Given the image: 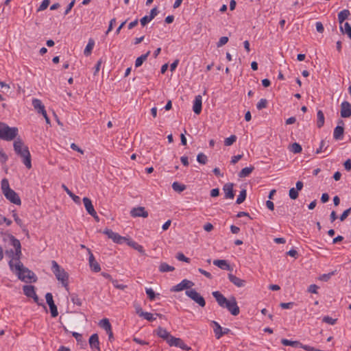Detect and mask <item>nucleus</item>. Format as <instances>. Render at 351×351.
Listing matches in <instances>:
<instances>
[{
	"label": "nucleus",
	"instance_id": "obj_18",
	"mask_svg": "<svg viewBox=\"0 0 351 351\" xmlns=\"http://www.w3.org/2000/svg\"><path fill=\"white\" fill-rule=\"evenodd\" d=\"M82 200L87 213L91 216H94L95 215V210L91 200L86 197H84Z\"/></svg>",
	"mask_w": 351,
	"mask_h": 351
},
{
	"label": "nucleus",
	"instance_id": "obj_23",
	"mask_svg": "<svg viewBox=\"0 0 351 351\" xmlns=\"http://www.w3.org/2000/svg\"><path fill=\"white\" fill-rule=\"evenodd\" d=\"M213 264L220 269L227 271H231L232 268L227 261L226 260H215Z\"/></svg>",
	"mask_w": 351,
	"mask_h": 351
},
{
	"label": "nucleus",
	"instance_id": "obj_28",
	"mask_svg": "<svg viewBox=\"0 0 351 351\" xmlns=\"http://www.w3.org/2000/svg\"><path fill=\"white\" fill-rule=\"evenodd\" d=\"M32 106L34 108L38 111V113L45 112V106L42 104L41 101L38 99H33L32 100Z\"/></svg>",
	"mask_w": 351,
	"mask_h": 351
},
{
	"label": "nucleus",
	"instance_id": "obj_4",
	"mask_svg": "<svg viewBox=\"0 0 351 351\" xmlns=\"http://www.w3.org/2000/svg\"><path fill=\"white\" fill-rule=\"evenodd\" d=\"M18 134L17 128H10L4 123L0 122V138L5 141H12Z\"/></svg>",
	"mask_w": 351,
	"mask_h": 351
},
{
	"label": "nucleus",
	"instance_id": "obj_30",
	"mask_svg": "<svg viewBox=\"0 0 351 351\" xmlns=\"http://www.w3.org/2000/svg\"><path fill=\"white\" fill-rule=\"evenodd\" d=\"M350 14V11L348 10H343L338 14V21L340 25H341L343 21L348 19L349 15Z\"/></svg>",
	"mask_w": 351,
	"mask_h": 351
},
{
	"label": "nucleus",
	"instance_id": "obj_60",
	"mask_svg": "<svg viewBox=\"0 0 351 351\" xmlns=\"http://www.w3.org/2000/svg\"><path fill=\"white\" fill-rule=\"evenodd\" d=\"M143 317L149 322H153L154 320L156 319L153 314L148 312H145L144 315H143Z\"/></svg>",
	"mask_w": 351,
	"mask_h": 351
},
{
	"label": "nucleus",
	"instance_id": "obj_45",
	"mask_svg": "<svg viewBox=\"0 0 351 351\" xmlns=\"http://www.w3.org/2000/svg\"><path fill=\"white\" fill-rule=\"evenodd\" d=\"M10 189H12L10 187L8 180L7 178H3L1 180V191L3 194H4L8 191H10Z\"/></svg>",
	"mask_w": 351,
	"mask_h": 351
},
{
	"label": "nucleus",
	"instance_id": "obj_24",
	"mask_svg": "<svg viewBox=\"0 0 351 351\" xmlns=\"http://www.w3.org/2000/svg\"><path fill=\"white\" fill-rule=\"evenodd\" d=\"M5 254L8 256L10 260L8 263L10 269L14 271V268L15 267V263H14V248L5 250Z\"/></svg>",
	"mask_w": 351,
	"mask_h": 351
},
{
	"label": "nucleus",
	"instance_id": "obj_19",
	"mask_svg": "<svg viewBox=\"0 0 351 351\" xmlns=\"http://www.w3.org/2000/svg\"><path fill=\"white\" fill-rule=\"evenodd\" d=\"M88 254H89V265L91 269L95 272H98L101 270V267L99 265V263L95 261V257L93 254L91 253L90 250L89 249H87Z\"/></svg>",
	"mask_w": 351,
	"mask_h": 351
},
{
	"label": "nucleus",
	"instance_id": "obj_5",
	"mask_svg": "<svg viewBox=\"0 0 351 351\" xmlns=\"http://www.w3.org/2000/svg\"><path fill=\"white\" fill-rule=\"evenodd\" d=\"M185 294L189 297L191 300H193L195 302L198 304V305L201 307H204L206 305V302L204 298L197 293L195 289L186 290L185 291Z\"/></svg>",
	"mask_w": 351,
	"mask_h": 351
},
{
	"label": "nucleus",
	"instance_id": "obj_63",
	"mask_svg": "<svg viewBox=\"0 0 351 351\" xmlns=\"http://www.w3.org/2000/svg\"><path fill=\"white\" fill-rule=\"evenodd\" d=\"M177 339V337H173L172 335H170L169 337L167 338V339H165V341L170 346H175L174 343H176V339Z\"/></svg>",
	"mask_w": 351,
	"mask_h": 351
},
{
	"label": "nucleus",
	"instance_id": "obj_42",
	"mask_svg": "<svg viewBox=\"0 0 351 351\" xmlns=\"http://www.w3.org/2000/svg\"><path fill=\"white\" fill-rule=\"evenodd\" d=\"M186 186L184 184H180L179 182H174L173 184H172V189L175 191H177V192H182L183 191H184L186 189Z\"/></svg>",
	"mask_w": 351,
	"mask_h": 351
},
{
	"label": "nucleus",
	"instance_id": "obj_1",
	"mask_svg": "<svg viewBox=\"0 0 351 351\" xmlns=\"http://www.w3.org/2000/svg\"><path fill=\"white\" fill-rule=\"evenodd\" d=\"M14 150L16 154L23 159V162L25 167L29 169L32 168L31 154L29 149L24 145V143L21 138H17L14 141Z\"/></svg>",
	"mask_w": 351,
	"mask_h": 351
},
{
	"label": "nucleus",
	"instance_id": "obj_47",
	"mask_svg": "<svg viewBox=\"0 0 351 351\" xmlns=\"http://www.w3.org/2000/svg\"><path fill=\"white\" fill-rule=\"evenodd\" d=\"M197 160L199 164L205 165L208 162V157L204 153H199L197 156Z\"/></svg>",
	"mask_w": 351,
	"mask_h": 351
},
{
	"label": "nucleus",
	"instance_id": "obj_35",
	"mask_svg": "<svg viewBox=\"0 0 351 351\" xmlns=\"http://www.w3.org/2000/svg\"><path fill=\"white\" fill-rule=\"evenodd\" d=\"M158 269L160 272L164 273L168 271H173L175 270V268L174 267L171 266L166 263H161Z\"/></svg>",
	"mask_w": 351,
	"mask_h": 351
},
{
	"label": "nucleus",
	"instance_id": "obj_41",
	"mask_svg": "<svg viewBox=\"0 0 351 351\" xmlns=\"http://www.w3.org/2000/svg\"><path fill=\"white\" fill-rule=\"evenodd\" d=\"M246 196H247V191H246V189H242L241 191H240V193L236 200V203L237 204H241V203H243L245 200V198H246Z\"/></svg>",
	"mask_w": 351,
	"mask_h": 351
},
{
	"label": "nucleus",
	"instance_id": "obj_56",
	"mask_svg": "<svg viewBox=\"0 0 351 351\" xmlns=\"http://www.w3.org/2000/svg\"><path fill=\"white\" fill-rule=\"evenodd\" d=\"M8 156L4 152L3 149L0 147V162L4 164L8 160Z\"/></svg>",
	"mask_w": 351,
	"mask_h": 351
},
{
	"label": "nucleus",
	"instance_id": "obj_53",
	"mask_svg": "<svg viewBox=\"0 0 351 351\" xmlns=\"http://www.w3.org/2000/svg\"><path fill=\"white\" fill-rule=\"evenodd\" d=\"M50 3V0H43L40 6L38 7L37 12L43 11L47 8Z\"/></svg>",
	"mask_w": 351,
	"mask_h": 351
},
{
	"label": "nucleus",
	"instance_id": "obj_22",
	"mask_svg": "<svg viewBox=\"0 0 351 351\" xmlns=\"http://www.w3.org/2000/svg\"><path fill=\"white\" fill-rule=\"evenodd\" d=\"M281 343L283 346H289L293 348H301L304 349L305 345L300 343L299 341H291L287 339H282Z\"/></svg>",
	"mask_w": 351,
	"mask_h": 351
},
{
	"label": "nucleus",
	"instance_id": "obj_25",
	"mask_svg": "<svg viewBox=\"0 0 351 351\" xmlns=\"http://www.w3.org/2000/svg\"><path fill=\"white\" fill-rule=\"evenodd\" d=\"M154 332L160 338L164 340L167 339L169 337L170 333L165 329L159 326Z\"/></svg>",
	"mask_w": 351,
	"mask_h": 351
},
{
	"label": "nucleus",
	"instance_id": "obj_34",
	"mask_svg": "<svg viewBox=\"0 0 351 351\" xmlns=\"http://www.w3.org/2000/svg\"><path fill=\"white\" fill-rule=\"evenodd\" d=\"M254 169L253 166L245 167L242 169V170L239 173V176L240 178H245L248 176Z\"/></svg>",
	"mask_w": 351,
	"mask_h": 351
},
{
	"label": "nucleus",
	"instance_id": "obj_29",
	"mask_svg": "<svg viewBox=\"0 0 351 351\" xmlns=\"http://www.w3.org/2000/svg\"><path fill=\"white\" fill-rule=\"evenodd\" d=\"M62 187L76 204H80L81 199L79 196L75 195L74 193H73L65 184H62Z\"/></svg>",
	"mask_w": 351,
	"mask_h": 351
},
{
	"label": "nucleus",
	"instance_id": "obj_15",
	"mask_svg": "<svg viewBox=\"0 0 351 351\" xmlns=\"http://www.w3.org/2000/svg\"><path fill=\"white\" fill-rule=\"evenodd\" d=\"M202 97L200 95L195 96L193 101V110L196 114H199L202 112Z\"/></svg>",
	"mask_w": 351,
	"mask_h": 351
},
{
	"label": "nucleus",
	"instance_id": "obj_64",
	"mask_svg": "<svg viewBox=\"0 0 351 351\" xmlns=\"http://www.w3.org/2000/svg\"><path fill=\"white\" fill-rule=\"evenodd\" d=\"M152 19L149 18V16H143L141 20V24L143 26H145L147 23H148L149 21H151Z\"/></svg>",
	"mask_w": 351,
	"mask_h": 351
},
{
	"label": "nucleus",
	"instance_id": "obj_21",
	"mask_svg": "<svg viewBox=\"0 0 351 351\" xmlns=\"http://www.w3.org/2000/svg\"><path fill=\"white\" fill-rule=\"evenodd\" d=\"M90 347L93 349L96 348L100 351L99 337L97 333L93 334L89 338Z\"/></svg>",
	"mask_w": 351,
	"mask_h": 351
},
{
	"label": "nucleus",
	"instance_id": "obj_20",
	"mask_svg": "<svg viewBox=\"0 0 351 351\" xmlns=\"http://www.w3.org/2000/svg\"><path fill=\"white\" fill-rule=\"evenodd\" d=\"M228 277L229 280L237 287H243L245 285V281L244 280L237 277L232 274H228Z\"/></svg>",
	"mask_w": 351,
	"mask_h": 351
},
{
	"label": "nucleus",
	"instance_id": "obj_11",
	"mask_svg": "<svg viewBox=\"0 0 351 351\" xmlns=\"http://www.w3.org/2000/svg\"><path fill=\"white\" fill-rule=\"evenodd\" d=\"M130 215L132 217H148V212L145 210V207L138 206L133 208L130 211Z\"/></svg>",
	"mask_w": 351,
	"mask_h": 351
},
{
	"label": "nucleus",
	"instance_id": "obj_38",
	"mask_svg": "<svg viewBox=\"0 0 351 351\" xmlns=\"http://www.w3.org/2000/svg\"><path fill=\"white\" fill-rule=\"evenodd\" d=\"M317 128H321L324 125L325 120L324 113L322 110H319L317 111Z\"/></svg>",
	"mask_w": 351,
	"mask_h": 351
},
{
	"label": "nucleus",
	"instance_id": "obj_37",
	"mask_svg": "<svg viewBox=\"0 0 351 351\" xmlns=\"http://www.w3.org/2000/svg\"><path fill=\"white\" fill-rule=\"evenodd\" d=\"M212 323L214 324L215 326V328H214V332H215V337L217 339H220L221 337H222V333H221V331H222V328L221 326L219 324V323H217V322L215 321H213Z\"/></svg>",
	"mask_w": 351,
	"mask_h": 351
},
{
	"label": "nucleus",
	"instance_id": "obj_44",
	"mask_svg": "<svg viewBox=\"0 0 351 351\" xmlns=\"http://www.w3.org/2000/svg\"><path fill=\"white\" fill-rule=\"evenodd\" d=\"M71 300L74 304H76L78 306H81L82 304L81 298L76 293L71 294Z\"/></svg>",
	"mask_w": 351,
	"mask_h": 351
},
{
	"label": "nucleus",
	"instance_id": "obj_3",
	"mask_svg": "<svg viewBox=\"0 0 351 351\" xmlns=\"http://www.w3.org/2000/svg\"><path fill=\"white\" fill-rule=\"evenodd\" d=\"M51 271L58 281L61 282L62 286L69 290V274L56 261H51Z\"/></svg>",
	"mask_w": 351,
	"mask_h": 351
},
{
	"label": "nucleus",
	"instance_id": "obj_8",
	"mask_svg": "<svg viewBox=\"0 0 351 351\" xmlns=\"http://www.w3.org/2000/svg\"><path fill=\"white\" fill-rule=\"evenodd\" d=\"M46 302L49 306L51 317H56L58 315V308L53 300V295L51 293H47L45 295Z\"/></svg>",
	"mask_w": 351,
	"mask_h": 351
},
{
	"label": "nucleus",
	"instance_id": "obj_33",
	"mask_svg": "<svg viewBox=\"0 0 351 351\" xmlns=\"http://www.w3.org/2000/svg\"><path fill=\"white\" fill-rule=\"evenodd\" d=\"M99 326L103 328L104 330H105L106 332L110 330V329H112V326L110 323V321L107 318H104L103 319H101L100 322H99Z\"/></svg>",
	"mask_w": 351,
	"mask_h": 351
},
{
	"label": "nucleus",
	"instance_id": "obj_51",
	"mask_svg": "<svg viewBox=\"0 0 351 351\" xmlns=\"http://www.w3.org/2000/svg\"><path fill=\"white\" fill-rule=\"evenodd\" d=\"M145 292L150 300L153 301L155 300L156 294L152 288H146Z\"/></svg>",
	"mask_w": 351,
	"mask_h": 351
},
{
	"label": "nucleus",
	"instance_id": "obj_40",
	"mask_svg": "<svg viewBox=\"0 0 351 351\" xmlns=\"http://www.w3.org/2000/svg\"><path fill=\"white\" fill-rule=\"evenodd\" d=\"M127 244L134 250H137L141 254L145 255V250H143V246L139 244V243H127Z\"/></svg>",
	"mask_w": 351,
	"mask_h": 351
},
{
	"label": "nucleus",
	"instance_id": "obj_54",
	"mask_svg": "<svg viewBox=\"0 0 351 351\" xmlns=\"http://www.w3.org/2000/svg\"><path fill=\"white\" fill-rule=\"evenodd\" d=\"M289 195L291 199H296L298 197V191L295 188H291L289 190Z\"/></svg>",
	"mask_w": 351,
	"mask_h": 351
},
{
	"label": "nucleus",
	"instance_id": "obj_31",
	"mask_svg": "<svg viewBox=\"0 0 351 351\" xmlns=\"http://www.w3.org/2000/svg\"><path fill=\"white\" fill-rule=\"evenodd\" d=\"M150 54V51H148L146 53L141 55L140 57L137 58L135 61V66L139 67L143 63L147 60V57Z\"/></svg>",
	"mask_w": 351,
	"mask_h": 351
},
{
	"label": "nucleus",
	"instance_id": "obj_55",
	"mask_svg": "<svg viewBox=\"0 0 351 351\" xmlns=\"http://www.w3.org/2000/svg\"><path fill=\"white\" fill-rule=\"evenodd\" d=\"M323 322H325V323H327V324H329L330 325H334L336 324L337 319H333L329 316H325L323 317V319H322Z\"/></svg>",
	"mask_w": 351,
	"mask_h": 351
},
{
	"label": "nucleus",
	"instance_id": "obj_6",
	"mask_svg": "<svg viewBox=\"0 0 351 351\" xmlns=\"http://www.w3.org/2000/svg\"><path fill=\"white\" fill-rule=\"evenodd\" d=\"M193 286H194V283L192 281L187 279H184L178 285L172 287L170 291L171 292H179L184 289L189 290Z\"/></svg>",
	"mask_w": 351,
	"mask_h": 351
},
{
	"label": "nucleus",
	"instance_id": "obj_48",
	"mask_svg": "<svg viewBox=\"0 0 351 351\" xmlns=\"http://www.w3.org/2000/svg\"><path fill=\"white\" fill-rule=\"evenodd\" d=\"M237 136L235 135H231L230 137L226 138L224 140V145L226 146H230L237 141Z\"/></svg>",
	"mask_w": 351,
	"mask_h": 351
},
{
	"label": "nucleus",
	"instance_id": "obj_7",
	"mask_svg": "<svg viewBox=\"0 0 351 351\" xmlns=\"http://www.w3.org/2000/svg\"><path fill=\"white\" fill-rule=\"evenodd\" d=\"M225 308L234 316L238 315L240 313L239 307L238 306L236 298L234 296H232L228 299V302Z\"/></svg>",
	"mask_w": 351,
	"mask_h": 351
},
{
	"label": "nucleus",
	"instance_id": "obj_2",
	"mask_svg": "<svg viewBox=\"0 0 351 351\" xmlns=\"http://www.w3.org/2000/svg\"><path fill=\"white\" fill-rule=\"evenodd\" d=\"M19 279L25 282H36L37 277L35 274L27 267H24L23 263H15L14 271Z\"/></svg>",
	"mask_w": 351,
	"mask_h": 351
},
{
	"label": "nucleus",
	"instance_id": "obj_36",
	"mask_svg": "<svg viewBox=\"0 0 351 351\" xmlns=\"http://www.w3.org/2000/svg\"><path fill=\"white\" fill-rule=\"evenodd\" d=\"M176 343H174L175 346L176 347H178V348H180L181 349H182L183 350H186V351H189L191 350V348L187 346L182 339H181L180 338H178L177 339H176Z\"/></svg>",
	"mask_w": 351,
	"mask_h": 351
},
{
	"label": "nucleus",
	"instance_id": "obj_52",
	"mask_svg": "<svg viewBox=\"0 0 351 351\" xmlns=\"http://www.w3.org/2000/svg\"><path fill=\"white\" fill-rule=\"evenodd\" d=\"M335 274V271H332L328 274H322L319 276V279L324 282H327L331 277Z\"/></svg>",
	"mask_w": 351,
	"mask_h": 351
},
{
	"label": "nucleus",
	"instance_id": "obj_10",
	"mask_svg": "<svg viewBox=\"0 0 351 351\" xmlns=\"http://www.w3.org/2000/svg\"><path fill=\"white\" fill-rule=\"evenodd\" d=\"M4 196L7 199H8L10 202L16 204L21 205V200L19 196V195L12 189L8 191L4 194Z\"/></svg>",
	"mask_w": 351,
	"mask_h": 351
},
{
	"label": "nucleus",
	"instance_id": "obj_57",
	"mask_svg": "<svg viewBox=\"0 0 351 351\" xmlns=\"http://www.w3.org/2000/svg\"><path fill=\"white\" fill-rule=\"evenodd\" d=\"M112 283L115 288L120 290H124L127 287V285L119 284L117 280H112Z\"/></svg>",
	"mask_w": 351,
	"mask_h": 351
},
{
	"label": "nucleus",
	"instance_id": "obj_17",
	"mask_svg": "<svg viewBox=\"0 0 351 351\" xmlns=\"http://www.w3.org/2000/svg\"><path fill=\"white\" fill-rule=\"evenodd\" d=\"M12 244L14 248V262L15 261V263H22L20 261L22 256L21 243H12Z\"/></svg>",
	"mask_w": 351,
	"mask_h": 351
},
{
	"label": "nucleus",
	"instance_id": "obj_26",
	"mask_svg": "<svg viewBox=\"0 0 351 351\" xmlns=\"http://www.w3.org/2000/svg\"><path fill=\"white\" fill-rule=\"evenodd\" d=\"M344 128L342 125H337L333 132V137L335 140H341L343 138Z\"/></svg>",
	"mask_w": 351,
	"mask_h": 351
},
{
	"label": "nucleus",
	"instance_id": "obj_27",
	"mask_svg": "<svg viewBox=\"0 0 351 351\" xmlns=\"http://www.w3.org/2000/svg\"><path fill=\"white\" fill-rule=\"evenodd\" d=\"M23 290L24 294L28 298H31L36 294L35 287L32 285H24Z\"/></svg>",
	"mask_w": 351,
	"mask_h": 351
},
{
	"label": "nucleus",
	"instance_id": "obj_32",
	"mask_svg": "<svg viewBox=\"0 0 351 351\" xmlns=\"http://www.w3.org/2000/svg\"><path fill=\"white\" fill-rule=\"evenodd\" d=\"M340 30L343 34H346L351 39V25L348 23H345L343 26L340 25Z\"/></svg>",
	"mask_w": 351,
	"mask_h": 351
},
{
	"label": "nucleus",
	"instance_id": "obj_39",
	"mask_svg": "<svg viewBox=\"0 0 351 351\" xmlns=\"http://www.w3.org/2000/svg\"><path fill=\"white\" fill-rule=\"evenodd\" d=\"M95 45V41L93 39L90 38L88 40V43L84 51V54L86 56H88L91 53V51L93 50V47Z\"/></svg>",
	"mask_w": 351,
	"mask_h": 351
},
{
	"label": "nucleus",
	"instance_id": "obj_14",
	"mask_svg": "<svg viewBox=\"0 0 351 351\" xmlns=\"http://www.w3.org/2000/svg\"><path fill=\"white\" fill-rule=\"evenodd\" d=\"M341 116L343 118H348L351 116V104L344 101L341 104Z\"/></svg>",
	"mask_w": 351,
	"mask_h": 351
},
{
	"label": "nucleus",
	"instance_id": "obj_9",
	"mask_svg": "<svg viewBox=\"0 0 351 351\" xmlns=\"http://www.w3.org/2000/svg\"><path fill=\"white\" fill-rule=\"evenodd\" d=\"M104 234H105L109 239H112L113 241H120L121 240H123V241H130L131 240L130 238L121 237L110 229H106L104 231Z\"/></svg>",
	"mask_w": 351,
	"mask_h": 351
},
{
	"label": "nucleus",
	"instance_id": "obj_58",
	"mask_svg": "<svg viewBox=\"0 0 351 351\" xmlns=\"http://www.w3.org/2000/svg\"><path fill=\"white\" fill-rule=\"evenodd\" d=\"M228 42V38L227 36H222L219 38V40L217 43V47H221L226 45Z\"/></svg>",
	"mask_w": 351,
	"mask_h": 351
},
{
	"label": "nucleus",
	"instance_id": "obj_61",
	"mask_svg": "<svg viewBox=\"0 0 351 351\" xmlns=\"http://www.w3.org/2000/svg\"><path fill=\"white\" fill-rule=\"evenodd\" d=\"M351 213V208H349L348 209H346V210L343 211V213L341 215L340 217H339V219L343 221H344L347 217L349 215V214Z\"/></svg>",
	"mask_w": 351,
	"mask_h": 351
},
{
	"label": "nucleus",
	"instance_id": "obj_62",
	"mask_svg": "<svg viewBox=\"0 0 351 351\" xmlns=\"http://www.w3.org/2000/svg\"><path fill=\"white\" fill-rule=\"evenodd\" d=\"M294 306V302H282L280 304V306L283 309L291 308Z\"/></svg>",
	"mask_w": 351,
	"mask_h": 351
},
{
	"label": "nucleus",
	"instance_id": "obj_49",
	"mask_svg": "<svg viewBox=\"0 0 351 351\" xmlns=\"http://www.w3.org/2000/svg\"><path fill=\"white\" fill-rule=\"evenodd\" d=\"M267 106V100L266 99H261L260 101L256 104V108L258 110H262L263 108H265Z\"/></svg>",
	"mask_w": 351,
	"mask_h": 351
},
{
	"label": "nucleus",
	"instance_id": "obj_12",
	"mask_svg": "<svg viewBox=\"0 0 351 351\" xmlns=\"http://www.w3.org/2000/svg\"><path fill=\"white\" fill-rule=\"evenodd\" d=\"M333 152V149L329 146V141H326L325 140H322L320 142L319 147L317 149L315 153L319 154L322 152H326V155L328 156Z\"/></svg>",
	"mask_w": 351,
	"mask_h": 351
},
{
	"label": "nucleus",
	"instance_id": "obj_13",
	"mask_svg": "<svg viewBox=\"0 0 351 351\" xmlns=\"http://www.w3.org/2000/svg\"><path fill=\"white\" fill-rule=\"evenodd\" d=\"M212 295L215 298L219 306L222 308H225L226 304L228 302V299H227L221 292L218 291H213Z\"/></svg>",
	"mask_w": 351,
	"mask_h": 351
},
{
	"label": "nucleus",
	"instance_id": "obj_46",
	"mask_svg": "<svg viewBox=\"0 0 351 351\" xmlns=\"http://www.w3.org/2000/svg\"><path fill=\"white\" fill-rule=\"evenodd\" d=\"M302 149L301 145L298 143H293L291 145L290 151L294 154H298L302 152Z\"/></svg>",
	"mask_w": 351,
	"mask_h": 351
},
{
	"label": "nucleus",
	"instance_id": "obj_16",
	"mask_svg": "<svg viewBox=\"0 0 351 351\" xmlns=\"http://www.w3.org/2000/svg\"><path fill=\"white\" fill-rule=\"evenodd\" d=\"M233 184L232 183H226L223 186V190L225 193L226 199H233L234 197V193L233 191Z\"/></svg>",
	"mask_w": 351,
	"mask_h": 351
},
{
	"label": "nucleus",
	"instance_id": "obj_50",
	"mask_svg": "<svg viewBox=\"0 0 351 351\" xmlns=\"http://www.w3.org/2000/svg\"><path fill=\"white\" fill-rule=\"evenodd\" d=\"M3 241H19L16 239L14 236L10 234H3Z\"/></svg>",
	"mask_w": 351,
	"mask_h": 351
},
{
	"label": "nucleus",
	"instance_id": "obj_59",
	"mask_svg": "<svg viewBox=\"0 0 351 351\" xmlns=\"http://www.w3.org/2000/svg\"><path fill=\"white\" fill-rule=\"evenodd\" d=\"M176 258L178 260V261H184V262H186V263H189L190 262V259L187 257H186L182 253L180 252V253H178L177 255H176Z\"/></svg>",
	"mask_w": 351,
	"mask_h": 351
},
{
	"label": "nucleus",
	"instance_id": "obj_43",
	"mask_svg": "<svg viewBox=\"0 0 351 351\" xmlns=\"http://www.w3.org/2000/svg\"><path fill=\"white\" fill-rule=\"evenodd\" d=\"M72 336L75 338L77 343H80L82 346L86 345V342L83 339L82 335L81 334L77 332H73Z\"/></svg>",
	"mask_w": 351,
	"mask_h": 351
}]
</instances>
